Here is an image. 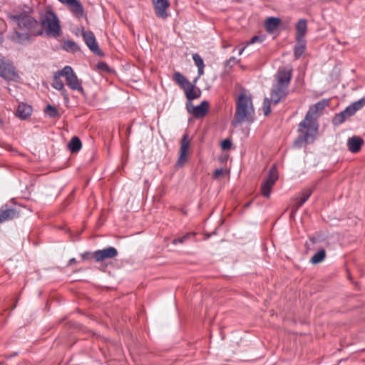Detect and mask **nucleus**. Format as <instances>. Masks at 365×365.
<instances>
[{
    "label": "nucleus",
    "mask_w": 365,
    "mask_h": 365,
    "mask_svg": "<svg viewBox=\"0 0 365 365\" xmlns=\"http://www.w3.org/2000/svg\"><path fill=\"white\" fill-rule=\"evenodd\" d=\"M328 106L329 101L322 99L309 108L304 119L299 124L298 132L299 135L294 142L295 145H300L302 143H309L314 140L318 130V125L316 121L317 113L322 111Z\"/></svg>",
    "instance_id": "f257e3e1"
},
{
    "label": "nucleus",
    "mask_w": 365,
    "mask_h": 365,
    "mask_svg": "<svg viewBox=\"0 0 365 365\" xmlns=\"http://www.w3.org/2000/svg\"><path fill=\"white\" fill-rule=\"evenodd\" d=\"M8 17L14 26H17L15 33L11 36L12 41L24 43L29 40L31 36L42 34L38 21L26 13L18 15L9 14Z\"/></svg>",
    "instance_id": "f03ea898"
},
{
    "label": "nucleus",
    "mask_w": 365,
    "mask_h": 365,
    "mask_svg": "<svg viewBox=\"0 0 365 365\" xmlns=\"http://www.w3.org/2000/svg\"><path fill=\"white\" fill-rule=\"evenodd\" d=\"M292 78V69L290 67H280L274 76L270 91L272 102L277 105L284 101L289 94V86Z\"/></svg>",
    "instance_id": "7ed1b4c3"
},
{
    "label": "nucleus",
    "mask_w": 365,
    "mask_h": 365,
    "mask_svg": "<svg viewBox=\"0 0 365 365\" xmlns=\"http://www.w3.org/2000/svg\"><path fill=\"white\" fill-rule=\"evenodd\" d=\"M255 120V109L251 95L246 91H242L236 100V110L233 126L242 123H252Z\"/></svg>",
    "instance_id": "20e7f679"
},
{
    "label": "nucleus",
    "mask_w": 365,
    "mask_h": 365,
    "mask_svg": "<svg viewBox=\"0 0 365 365\" xmlns=\"http://www.w3.org/2000/svg\"><path fill=\"white\" fill-rule=\"evenodd\" d=\"M40 29L50 37L57 38L61 34L59 20L51 10H45L40 14Z\"/></svg>",
    "instance_id": "39448f33"
},
{
    "label": "nucleus",
    "mask_w": 365,
    "mask_h": 365,
    "mask_svg": "<svg viewBox=\"0 0 365 365\" xmlns=\"http://www.w3.org/2000/svg\"><path fill=\"white\" fill-rule=\"evenodd\" d=\"M63 73L68 87L72 91H77L80 93L83 94L84 89L82 86V81L78 78L73 68L69 66H66L63 68Z\"/></svg>",
    "instance_id": "423d86ee"
},
{
    "label": "nucleus",
    "mask_w": 365,
    "mask_h": 365,
    "mask_svg": "<svg viewBox=\"0 0 365 365\" xmlns=\"http://www.w3.org/2000/svg\"><path fill=\"white\" fill-rule=\"evenodd\" d=\"M0 76L10 81H16L19 75L12 63L0 54Z\"/></svg>",
    "instance_id": "0eeeda50"
},
{
    "label": "nucleus",
    "mask_w": 365,
    "mask_h": 365,
    "mask_svg": "<svg viewBox=\"0 0 365 365\" xmlns=\"http://www.w3.org/2000/svg\"><path fill=\"white\" fill-rule=\"evenodd\" d=\"M278 172L277 168L273 166L269 171L268 176L263 181L261 185L262 194L265 197H269L272 188L278 179Z\"/></svg>",
    "instance_id": "6e6552de"
},
{
    "label": "nucleus",
    "mask_w": 365,
    "mask_h": 365,
    "mask_svg": "<svg viewBox=\"0 0 365 365\" xmlns=\"http://www.w3.org/2000/svg\"><path fill=\"white\" fill-rule=\"evenodd\" d=\"M190 148V140L187 133H185L180 142V156L177 160L176 166L182 167L187 161V153Z\"/></svg>",
    "instance_id": "1a4fd4ad"
},
{
    "label": "nucleus",
    "mask_w": 365,
    "mask_h": 365,
    "mask_svg": "<svg viewBox=\"0 0 365 365\" xmlns=\"http://www.w3.org/2000/svg\"><path fill=\"white\" fill-rule=\"evenodd\" d=\"M118 255L117 250L113 247H109L103 250H98L93 253L96 262H101L106 259H112Z\"/></svg>",
    "instance_id": "9d476101"
},
{
    "label": "nucleus",
    "mask_w": 365,
    "mask_h": 365,
    "mask_svg": "<svg viewBox=\"0 0 365 365\" xmlns=\"http://www.w3.org/2000/svg\"><path fill=\"white\" fill-rule=\"evenodd\" d=\"M155 14L162 19L168 17L167 9L170 6L168 0H153Z\"/></svg>",
    "instance_id": "9b49d317"
},
{
    "label": "nucleus",
    "mask_w": 365,
    "mask_h": 365,
    "mask_svg": "<svg viewBox=\"0 0 365 365\" xmlns=\"http://www.w3.org/2000/svg\"><path fill=\"white\" fill-rule=\"evenodd\" d=\"M188 111L197 118L204 117L209 109V103L207 101H202L199 106H192L187 108Z\"/></svg>",
    "instance_id": "f8f14e48"
},
{
    "label": "nucleus",
    "mask_w": 365,
    "mask_h": 365,
    "mask_svg": "<svg viewBox=\"0 0 365 365\" xmlns=\"http://www.w3.org/2000/svg\"><path fill=\"white\" fill-rule=\"evenodd\" d=\"M355 108H353L351 106L346 108L345 110L336 114L333 118V124L339 125L343 123L348 118L355 114Z\"/></svg>",
    "instance_id": "ddd939ff"
},
{
    "label": "nucleus",
    "mask_w": 365,
    "mask_h": 365,
    "mask_svg": "<svg viewBox=\"0 0 365 365\" xmlns=\"http://www.w3.org/2000/svg\"><path fill=\"white\" fill-rule=\"evenodd\" d=\"M63 68L54 73L51 86L53 88L61 91V94L63 96L67 97L68 94L66 90L65 89L64 83L61 80V77H63Z\"/></svg>",
    "instance_id": "4468645a"
},
{
    "label": "nucleus",
    "mask_w": 365,
    "mask_h": 365,
    "mask_svg": "<svg viewBox=\"0 0 365 365\" xmlns=\"http://www.w3.org/2000/svg\"><path fill=\"white\" fill-rule=\"evenodd\" d=\"M83 37L86 45L92 51L96 53H98L100 52V49L93 33L89 31H83Z\"/></svg>",
    "instance_id": "2eb2a0df"
},
{
    "label": "nucleus",
    "mask_w": 365,
    "mask_h": 365,
    "mask_svg": "<svg viewBox=\"0 0 365 365\" xmlns=\"http://www.w3.org/2000/svg\"><path fill=\"white\" fill-rule=\"evenodd\" d=\"M63 4L66 5L70 11L77 18L83 16V7L78 0H68Z\"/></svg>",
    "instance_id": "dca6fc26"
},
{
    "label": "nucleus",
    "mask_w": 365,
    "mask_h": 365,
    "mask_svg": "<svg viewBox=\"0 0 365 365\" xmlns=\"http://www.w3.org/2000/svg\"><path fill=\"white\" fill-rule=\"evenodd\" d=\"M364 144V140L359 136H353L347 140V147L353 153H358Z\"/></svg>",
    "instance_id": "f3484780"
},
{
    "label": "nucleus",
    "mask_w": 365,
    "mask_h": 365,
    "mask_svg": "<svg viewBox=\"0 0 365 365\" xmlns=\"http://www.w3.org/2000/svg\"><path fill=\"white\" fill-rule=\"evenodd\" d=\"M19 212L12 208L0 209V223L18 217Z\"/></svg>",
    "instance_id": "a211bd4d"
},
{
    "label": "nucleus",
    "mask_w": 365,
    "mask_h": 365,
    "mask_svg": "<svg viewBox=\"0 0 365 365\" xmlns=\"http://www.w3.org/2000/svg\"><path fill=\"white\" fill-rule=\"evenodd\" d=\"M32 113V108L28 104L21 103L19 104L16 115L21 119H26Z\"/></svg>",
    "instance_id": "6ab92c4d"
},
{
    "label": "nucleus",
    "mask_w": 365,
    "mask_h": 365,
    "mask_svg": "<svg viewBox=\"0 0 365 365\" xmlns=\"http://www.w3.org/2000/svg\"><path fill=\"white\" fill-rule=\"evenodd\" d=\"M307 21L305 19H300L296 26V39L297 41L304 40V37L307 33Z\"/></svg>",
    "instance_id": "aec40b11"
},
{
    "label": "nucleus",
    "mask_w": 365,
    "mask_h": 365,
    "mask_svg": "<svg viewBox=\"0 0 365 365\" xmlns=\"http://www.w3.org/2000/svg\"><path fill=\"white\" fill-rule=\"evenodd\" d=\"M312 190L310 189L304 190L299 197L296 199L294 204V211H297L310 197Z\"/></svg>",
    "instance_id": "412c9836"
},
{
    "label": "nucleus",
    "mask_w": 365,
    "mask_h": 365,
    "mask_svg": "<svg viewBox=\"0 0 365 365\" xmlns=\"http://www.w3.org/2000/svg\"><path fill=\"white\" fill-rule=\"evenodd\" d=\"M281 20L276 17H269L264 23L267 31L269 33L273 32L279 26Z\"/></svg>",
    "instance_id": "4be33fe9"
},
{
    "label": "nucleus",
    "mask_w": 365,
    "mask_h": 365,
    "mask_svg": "<svg viewBox=\"0 0 365 365\" xmlns=\"http://www.w3.org/2000/svg\"><path fill=\"white\" fill-rule=\"evenodd\" d=\"M192 59L195 62V66L197 67L198 76L195 80V82L204 73L205 64L202 58L198 53H194L192 55Z\"/></svg>",
    "instance_id": "5701e85b"
},
{
    "label": "nucleus",
    "mask_w": 365,
    "mask_h": 365,
    "mask_svg": "<svg viewBox=\"0 0 365 365\" xmlns=\"http://www.w3.org/2000/svg\"><path fill=\"white\" fill-rule=\"evenodd\" d=\"M173 80L179 84L183 89L191 83L180 72H175L173 77Z\"/></svg>",
    "instance_id": "b1692460"
},
{
    "label": "nucleus",
    "mask_w": 365,
    "mask_h": 365,
    "mask_svg": "<svg viewBox=\"0 0 365 365\" xmlns=\"http://www.w3.org/2000/svg\"><path fill=\"white\" fill-rule=\"evenodd\" d=\"M297 43L294 46V56L297 58H299L302 56V54L304 53L306 49L305 42L304 40L302 41H297Z\"/></svg>",
    "instance_id": "393cba45"
},
{
    "label": "nucleus",
    "mask_w": 365,
    "mask_h": 365,
    "mask_svg": "<svg viewBox=\"0 0 365 365\" xmlns=\"http://www.w3.org/2000/svg\"><path fill=\"white\" fill-rule=\"evenodd\" d=\"M82 144L78 137H73L68 143V148L72 153H76L80 150Z\"/></svg>",
    "instance_id": "a878e982"
},
{
    "label": "nucleus",
    "mask_w": 365,
    "mask_h": 365,
    "mask_svg": "<svg viewBox=\"0 0 365 365\" xmlns=\"http://www.w3.org/2000/svg\"><path fill=\"white\" fill-rule=\"evenodd\" d=\"M184 91L187 98L189 100H193L199 97V95L197 93V91H195L194 86L192 83L185 87Z\"/></svg>",
    "instance_id": "bb28decb"
},
{
    "label": "nucleus",
    "mask_w": 365,
    "mask_h": 365,
    "mask_svg": "<svg viewBox=\"0 0 365 365\" xmlns=\"http://www.w3.org/2000/svg\"><path fill=\"white\" fill-rule=\"evenodd\" d=\"M326 256L325 250H320L317 253H315L310 259V262L314 264H318L322 262Z\"/></svg>",
    "instance_id": "cd10ccee"
},
{
    "label": "nucleus",
    "mask_w": 365,
    "mask_h": 365,
    "mask_svg": "<svg viewBox=\"0 0 365 365\" xmlns=\"http://www.w3.org/2000/svg\"><path fill=\"white\" fill-rule=\"evenodd\" d=\"M62 48L66 51L74 52L78 50V46L75 42L72 41H66L62 44Z\"/></svg>",
    "instance_id": "c85d7f7f"
},
{
    "label": "nucleus",
    "mask_w": 365,
    "mask_h": 365,
    "mask_svg": "<svg viewBox=\"0 0 365 365\" xmlns=\"http://www.w3.org/2000/svg\"><path fill=\"white\" fill-rule=\"evenodd\" d=\"M271 103H272L271 101V98H265L264 99L262 110H263L264 115L266 116L268 115L271 113V108H270Z\"/></svg>",
    "instance_id": "c756f323"
},
{
    "label": "nucleus",
    "mask_w": 365,
    "mask_h": 365,
    "mask_svg": "<svg viewBox=\"0 0 365 365\" xmlns=\"http://www.w3.org/2000/svg\"><path fill=\"white\" fill-rule=\"evenodd\" d=\"M44 112L51 118H55V117L58 116V112L57 109L51 105H48L46 106V108L44 110Z\"/></svg>",
    "instance_id": "7c9ffc66"
},
{
    "label": "nucleus",
    "mask_w": 365,
    "mask_h": 365,
    "mask_svg": "<svg viewBox=\"0 0 365 365\" xmlns=\"http://www.w3.org/2000/svg\"><path fill=\"white\" fill-rule=\"evenodd\" d=\"M353 108H355V112L360 110L365 106V98H362L361 99L354 102L350 105Z\"/></svg>",
    "instance_id": "2f4dec72"
},
{
    "label": "nucleus",
    "mask_w": 365,
    "mask_h": 365,
    "mask_svg": "<svg viewBox=\"0 0 365 365\" xmlns=\"http://www.w3.org/2000/svg\"><path fill=\"white\" fill-rule=\"evenodd\" d=\"M195 234L194 232L187 233L184 236L179 237L178 239H175L173 241V243L174 245L177 243H183L185 241H186L190 236H194Z\"/></svg>",
    "instance_id": "473e14b6"
},
{
    "label": "nucleus",
    "mask_w": 365,
    "mask_h": 365,
    "mask_svg": "<svg viewBox=\"0 0 365 365\" xmlns=\"http://www.w3.org/2000/svg\"><path fill=\"white\" fill-rule=\"evenodd\" d=\"M232 142L229 139H225L221 143V148L224 150H227L231 148Z\"/></svg>",
    "instance_id": "72a5a7b5"
},
{
    "label": "nucleus",
    "mask_w": 365,
    "mask_h": 365,
    "mask_svg": "<svg viewBox=\"0 0 365 365\" xmlns=\"http://www.w3.org/2000/svg\"><path fill=\"white\" fill-rule=\"evenodd\" d=\"M264 40V37L261 36H253L250 41L247 42V45L253 44L257 42H262Z\"/></svg>",
    "instance_id": "f704fd0d"
},
{
    "label": "nucleus",
    "mask_w": 365,
    "mask_h": 365,
    "mask_svg": "<svg viewBox=\"0 0 365 365\" xmlns=\"http://www.w3.org/2000/svg\"><path fill=\"white\" fill-rule=\"evenodd\" d=\"M240 61L238 59H237L235 57H230L227 61H226V64L227 66H232L234 64H236L239 62Z\"/></svg>",
    "instance_id": "c9c22d12"
},
{
    "label": "nucleus",
    "mask_w": 365,
    "mask_h": 365,
    "mask_svg": "<svg viewBox=\"0 0 365 365\" xmlns=\"http://www.w3.org/2000/svg\"><path fill=\"white\" fill-rule=\"evenodd\" d=\"M223 174V170L222 169H217L214 173V177L215 178H218L219 176L222 175Z\"/></svg>",
    "instance_id": "e433bc0d"
},
{
    "label": "nucleus",
    "mask_w": 365,
    "mask_h": 365,
    "mask_svg": "<svg viewBox=\"0 0 365 365\" xmlns=\"http://www.w3.org/2000/svg\"><path fill=\"white\" fill-rule=\"evenodd\" d=\"M248 45H247V43L240 49L239 51V55H242V53H243V51H245V49L246 48V47Z\"/></svg>",
    "instance_id": "4c0bfd02"
},
{
    "label": "nucleus",
    "mask_w": 365,
    "mask_h": 365,
    "mask_svg": "<svg viewBox=\"0 0 365 365\" xmlns=\"http://www.w3.org/2000/svg\"><path fill=\"white\" fill-rule=\"evenodd\" d=\"M4 41V37H3V34L1 32H0V44H1Z\"/></svg>",
    "instance_id": "58836bf2"
},
{
    "label": "nucleus",
    "mask_w": 365,
    "mask_h": 365,
    "mask_svg": "<svg viewBox=\"0 0 365 365\" xmlns=\"http://www.w3.org/2000/svg\"><path fill=\"white\" fill-rule=\"evenodd\" d=\"M73 263H76V259H75L74 258L71 259L69 260V264H73Z\"/></svg>",
    "instance_id": "ea45409f"
},
{
    "label": "nucleus",
    "mask_w": 365,
    "mask_h": 365,
    "mask_svg": "<svg viewBox=\"0 0 365 365\" xmlns=\"http://www.w3.org/2000/svg\"><path fill=\"white\" fill-rule=\"evenodd\" d=\"M59 1H61L62 4H64L66 3L68 0H58Z\"/></svg>",
    "instance_id": "a19ab883"
}]
</instances>
